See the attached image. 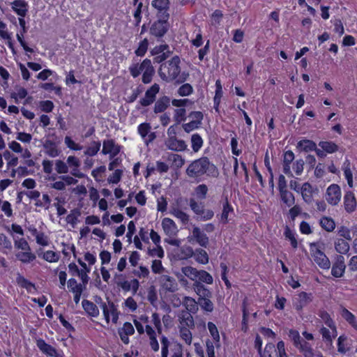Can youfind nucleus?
I'll use <instances>...</instances> for the list:
<instances>
[{
    "label": "nucleus",
    "mask_w": 357,
    "mask_h": 357,
    "mask_svg": "<svg viewBox=\"0 0 357 357\" xmlns=\"http://www.w3.org/2000/svg\"><path fill=\"white\" fill-rule=\"evenodd\" d=\"M180 63V57L176 55L169 61L162 63L158 70L160 78L167 82L176 79L181 73Z\"/></svg>",
    "instance_id": "obj_2"
},
{
    "label": "nucleus",
    "mask_w": 357,
    "mask_h": 357,
    "mask_svg": "<svg viewBox=\"0 0 357 357\" xmlns=\"http://www.w3.org/2000/svg\"><path fill=\"white\" fill-rule=\"evenodd\" d=\"M59 258V254L52 250L46 251L43 255V259L49 262L58 261Z\"/></svg>",
    "instance_id": "obj_49"
},
{
    "label": "nucleus",
    "mask_w": 357,
    "mask_h": 357,
    "mask_svg": "<svg viewBox=\"0 0 357 357\" xmlns=\"http://www.w3.org/2000/svg\"><path fill=\"white\" fill-rule=\"evenodd\" d=\"M15 246L23 250L30 251L31 248L28 242L24 238H20V240H15Z\"/></svg>",
    "instance_id": "obj_63"
},
{
    "label": "nucleus",
    "mask_w": 357,
    "mask_h": 357,
    "mask_svg": "<svg viewBox=\"0 0 357 357\" xmlns=\"http://www.w3.org/2000/svg\"><path fill=\"white\" fill-rule=\"evenodd\" d=\"M295 347H296L305 357L314 356V351L310 343L307 344H305L304 347H302V345L299 343Z\"/></svg>",
    "instance_id": "obj_41"
},
{
    "label": "nucleus",
    "mask_w": 357,
    "mask_h": 357,
    "mask_svg": "<svg viewBox=\"0 0 357 357\" xmlns=\"http://www.w3.org/2000/svg\"><path fill=\"white\" fill-rule=\"evenodd\" d=\"M284 235L286 238L289 239L291 242V245L294 248H298V242L294 236V233L290 229L289 227H286L284 232Z\"/></svg>",
    "instance_id": "obj_46"
},
{
    "label": "nucleus",
    "mask_w": 357,
    "mask_h": 357,
    "mask_svg": "<svg viewBox=\"0 0 357 357\" xmlns=\"http://www.w3.org/2000/svg\"><path fill=\"white\" fill-rule=\"evenodd\" d=\"M197 279V281H199L202 283L205 282L206 284H211L213 282V277L204 270L199 271Z\"/></svg>",
    "instance_id": "obj_38"
},
{
    "label": "nucleus",
    "mask_w": 357,
    "mask_h": 357,
    "mask_svg": "<svg viewBox=\"0 0 357 357\" xmlns=\"http://www.w3.org/2000/svg\"><path fill=\"white\" fill-rule=\"evenodd\" d=\"M341 198L340 188L337 184L331 185L326 190V200L332 205H337Z\"/></svg>",
    "instance_id": "obj_5"
},
{
    "label": "nucleus",
    "mask_w": 357,
    "mask_h": 357,
    "mask_svg": "<svg viewBox=\"0 0 357 357\" xmlns=\"http://www.w3.org/2000/svg\"><path fill=\"white\" fill-rule=\"evenodd\" d=\"M186 174L190 178H197L204 174L208 176L216 177L218 175V169L207 157L203 156L192 161L188 165Z\"/></svg>",
    "instance_id": "obj_1"
},
{
    "label": "nucleus",
    "mask_w": 357,
    "mask_h": 357,
    "mask_svg": "<svg viewBox=\"0 0 357 357\" xmlns=\"http://www.w3.org/2000/svg\"><path fill=\"white\" fill-rule=\"evenodd\" d=\"M169 26V22H166V20H155L151 25L149 33L159 40V39L162 38L167 33Z\"/></svg>",
    "instance_id": "obj_3"
},
{
    "label": "nucleus",
    "mask_w": 357,
    "mask_h": 357,
    "mask_svg": "<svg viewBox=\"0 0 357 357\" xmlns=\"http://www.w3.org/2000/svg\"><path fill=\"white\" fill-rule=\"evenodd\" d=\"M158 280L161 287L167 291L175 292L178 289L177 282L173 277L162 275Z\"/></svg>",
    "instance_id": "obj_10"
},
{
    "label": "nucleus",
    "mask_w": 357,
    "mask_h": 357,
    "mask_svg": "<svg viewBox=\"0 0 357 357\" xmlns=\"http://www.w3.org/2000/svg\"><path fill=\"white\" fill-rule=\"evenodd\" d=\"M207 192H208V187L205 184L199 185L195 188V192H196L197 197H199L202 199L206 198Z\"/></svg>",
    "instance_id": "obj_58"
},
{
    "label": "nucleus",
    "mask_w": 357,
    "mask_h": 357,
    "mask_svg": "<svg viewBox=\"0 0 357 357\" xmlns=\"http://www.w3.org/2000/svg\"><path fill=\"white\" fill-rule=\"evenodd\" d=\"M123 171L121 169H116L112 176L107 178L109 183H118L121 178Z\"/></svg>",
    "instance_id": "obj_60"
},
{
    "label": "nucleus",
    "mask_w": 357,
    "mask_h": 357,
    "mask_svg": "<svg viewBox=\"0 0 357 357\" xmlns=\"http://www.w3.org/2000/svg\"><path fill=\"white\" fill-rule=\"evenodd\" d=\"M183 305L185 307L187 311L193 314L196 313L199 309L198 301L196 302L194 298L188 296L185 297Z\"/></svg>",
    "instance_id": "obj_27"
},
{
    "label": "nucleus",
    "mask_w": 357,
    "mask_h": 357,
    "mask_svg": "<svg viewBox=\"0 0 357 357\" xmlns=\"http://www.w3.org/2000/svg\"><path fill=\"white\" fill-rule=\"evenodd\" d=\"M151 127L149 123H143L138 126V132L142 138H145L150 132Z\"/></svg>",
    "instance_id": "obj_53"
},
{
    "label": "nucleus",
    "mask_w": 357,
    "mask_h": 357,
    "mask_svg": "<svg viewBox=\"0 0 357 357\" xmlns=\"http://www.w3.org/2000/svg\"><path fill=\"white\" fill-rule=\"evenodd\" d=\"M172 214L180 219L183 224H186L189 220L188 215L178 208H174Z\"/></svg>",
    "instance_id": "obj_54"
},
{
    "label": "nucleus",
    "mask_w": 357,
    "mask_h": 357,
    "mask_svg": "<svg viewBox=\"0 0 357 357\" xmlns=\"http://www.w3.org/2000/svg\"><path fill=\"white\" fill-rule=\"evenodd\" d=\"M56 171L58 174H66L68 172V167L61 160H56Z\"/></svg>",
    "instance_id": "obj_57"
},
{
    "label": "nucleus",
    "mask_w": 357,
    "mask_h": 357,
    "mask_svg": "<svg viewBox=\"0 0 357 357\" xmlns=\"http://www.w3.org/2000/svg\"><path fill=\"white\" fill-rule=\"evenodd\" d=\"M100 146L101 143L100 141H94L92 142L91 146L86 149L84 153L90 156H93L98 153V152L100 150Z\"/></svg>",
    "instance_id": "obj_47"
},
{
    "label": "nucleus",
    "mask_w": 357,
    "mask_h": 357,
    "mask_svg": "<svg viewBox=\"0 0 357 357\" xmlns=\"http://www.w3.org/2000/svg\"><path fill=\"white\" fill-rule=\"evenodd\" d=\"M170 98L166 96L159 98L155 103L154 112L155 114L163 112L169 106Z\"/></svg>",
    "instance_id": "obj_19"
},
{
    "label": "nucleus",
    "mask_w": 357,
    "mask_h": 357,
    "mask_svg": "<svg viewBox=\"0 0 357 357\" xmlns=\"http://www.w3.org/2000/svg\"><path fill=\"white\" fill-rule=\"evenodd\" d=\"M342 317L351 324L356 330H357V321L355 316L347 309L344 308L342 313Z\"/></svg>",
    "instance_id": "obj_34"
},
{
    "label": "nucleus",
    "mask_w": 357,
    "mask_h": 357,
    "mask_svg": "<svg viewBox=\"0 0 357 357\" xmlns=\"http://www.w3.org/2000/svg\"><path fill=\"white\" fill-rule=\"evenodd\" d=\"M169 0H153L151 6L157 10L169 9Z\"/></svg>",
    "instance_id": "obj_40"
},
{
    "label": "nucleus",
    "mask_w": 357,
    "mask_h": 357,
    "mask_svg": "<svg viewBox=\"0 0 357 357\" xmlns=\"http://www.w3.org/2000/svg\"><path fill=\"white\" fill-rule=\"evenodd\" d=\"M345 269L344 257L342 255H337L335 261L332 266L331 275L335 278H341L343 276Z\"/></svg>",
    "instance_id": "obj_8"
},
{
    "label": "nucleus",
    "mask_w": 357,
    "mask_h": 357,
    "mask_svg": "<svg viewBox=\"0 0 357 357\" xmlns=\"http://www.w3.org/2000/svg\"><path fill=\"white\" fill-rule=\"evenodd\" d=\"M288 335L291 340L293 342V344L294 345V347L297 346L298 344H299V341L301 339V337L298 331L291 329L289 331Z\"/></svg>",
    "instance_id": "obj_59"
},
{
    "label": "nucleus",
    "mask_w": 357,
    "mask_h": 357,
    "mask_svg": "<svg viewBox=\"0 0 357 357\" xmlns=\"http://www.w3.org/2000/svg\"><path fill=\"white\" fill-rule=\"evenodd\" d=\"M312 251V257L315 263L323 269H329L331 267V261L328 257L324 254V252L317 248Z\"/></svg>",
    "instance_id": "obj_7"
},
{
    "label": "nucleus",
    "mask_w": 357,
    "mask_h": 357,
    "mask_svg": "<svg viewBox=\"0 0 357 357\" xmlns=\"http://www.w3.org/2000/svg\"><path fill=\"white\" fill-rule=\"evenodd\" d=\"M168 149L174 151H183L187 148V145L184 140L178 139L176 137L167 138L165 142Z\"/></svg>",
    "instance_id": "obj_11"
},
{
    "label": "nucleus",
    "mask_w": 357,
    "mask_h": 357,
    "mask_svg": "<svg viewBox=\"0 0 357 357\" xmlns=\"http://www.w3.org/2000/svg\"><path fill=\"white\" fill-rule=\"evenodd\" d=\"M172 51L167 50L165 52L161 53V54H158V56L153 59V62L160 63L169 58L172 54Z\"/></svg>",
    "instance_id": "obj_62"
},
{
    "label": "nucleus",
    "mask_w": 357,
    "mask_h": 357,
    "mask_svg": "<svg viewBox=\"0 0 357 357\" xmlns=\"http://www.w3.org/2000/svg\"><path fill=\"white\" fill-rule=\"evenodd\" d=\"M16 257L22 263H30L36 259V255L30 251L20 252L16 254Z\"/></svg>",
    "instance_id": "obj_32"
},
{
    "label": "nucleus",
    "mask_w": 357,
    "mask_h": 357,
    "mask_svg": "<svg viewBox=\"0 0 357 357\" xmlns=\"http://www.w3.org/2000/svg\"><path fill=\"white\" fill-rule=\"evenodd\" d=\"M319 315L324 321L325 324L331 328L334 333H337L336 326L330 314L326 311L323 310L320 311ZM337 334L334 335L333 336H335Z\"/></svg>",
    "instance_id": "obj_30"
},
{
    "label": "nucleus",
    "mask_w": 357,
    "mask_h": 357,
    "mask_svg": "<svg viewBox=\"0 0 357 357\" xmlns=\"http://www.w3.org/2000/svg\"><path fill=\"white\" fill-rule=\"evenodd\" d=\"M146 332L150 339V346L154 351L159 350V344L156 338V333L149 325L146 326Z\"/></svg>",
    "instance_id": "obj_22"
},
{
    "label": "nucleus",
    "mask_w": 357,
    "mask_h": 357,
    "mask_svg": "<svg viewBox=\"0 0 357 357\" xmlns=\"http://www.w3.org/2000/svg\"><path fill=\"white\" fill-rule=\"evenodd\" d=\"M192 236L196 242L202 247L207 248L209 243V238L199 227L195 226L192 229Z\"/></svg>",
    "instance_id": "obj_12"
},
{
    "label": "nucleus",
    "mask_w": 357,
    "mask_h": 357,
    "mask_svg": "<svg viewBox=\"0 0 357 357\" xmlns=\"http://www.w3.org/2000/svg\"><path fill=\"white\" fill-rule=\"evenodd\" d=\"M191 143L192 150L197 152L203 145V139L199 134H193L191 136Z\"/></svg>",
    "instance_id": "obj_35"
},
{
    "label": "nucleus",
    "mask_w": 357,
    "mask_h": 357,
    "mask_svg": "<svg viewBox=\"0 0 357 357\" xmlns=\"http://www.w3.org/2000/svg\"><path fill=\"white\" fill-rule=\"evenodd\" d=\"M36 345L38 348L44 354L47 356H53L56 354V349L50 344H48L43 339H38L36 341Z\"/></svg>",
    "instance_id": "obj_18"
},
{
    "label": "nucleus",
    "mask_w": 357,
    "mask_h": 357,
    "mask_svg": "<svg viewBox=\"0 0 357 357\" xmlns=\"http://www.w3.org/2000/svg\"><path fill=\"white\" fill-rule=\"evenodd\" d=\"M82 307L87 314L92 317H97L99 315V310L97 305L93 302L84 299L82 302Z\"/></svg>",
    "instance_id": "obj_15"
},
{
    "label": "nucleus",
    "mask_w": 357,
    "mask_h": 357,
    "mask_svg": "<svg viewBox=\"0 0 357 357\" xmlns=\"http://www.w3.org/2000/svg\"><path fill=\"white\" fill-rule=\"evenodd\" d=\"M68 287L70 289V291L74 294L73 299L75 303L77 304L79 302L82 294L86 287L80 283L78 284L75 278H70L68 280Z\"/></svg>",
    "instance_id": "obj_9"
},
{
    "label": "nucleus",
    "mask_w": 357,
    "mask_h": 357,
    "mask_svg": "<svg viewBox=\"0 0 357 357\" xmlns=\"http://www.w3.org/2000/svg\"><path fill=\"white\" fill-rule=\"evenodd\" d=\"M202 124L199 123V121H191L189 123H183L182 127L185 132L189 133L195 129L199 128Z\"/></svg>",
    "instance_id": "obj_55"
},
{
    "label": "nucleus",
    "mask_w": 357,
    "mask_h": 357,
    "mask_svg": "<svg viewBox=\"0 0 357 357\" xmlns=\"http://www.w3.org/2000/svg\"><path fill=\"white\" fill-rule=\"evenodd\" d=\"M16 282L22 288H24L29 292H31L32 289H36V286L33 283L26 279L21 274L17 273Z\"/></svg>",
    "instance_id": "obj_25"
},
{
    "label": "nucleus",
    "mask_w": 357,
    "mask_h": 357,
    "mask_svg": "<svg viewBox=\"0 0 357 357\" xmlns=\"http://www.w3.org/2000/svg\"><path fill=\"white\" fill-rule=\"evenodd\" d=\"M301 195L303 200L307 203L310 204L312 200V186L310 183L306 182L301 187Z\"/></svg>",
    "instance_id": "obj_23"
},
{
    "label": "nucleus",
    "mask_w": 357,
    "mask_h": 357,
    "mask_svg": "<svg viewBox=\"0 0 357 357\" xmlns=\"http://www.w3.org/2000/svg\"><path fill=\"white\" fill-rule=\"evenodd\" d=\"M40 107L45 112H50L54 108V103L51 100H43L40 102Z\"/></svg>",
    "instance_id": "obj_64"
},
{
    "label": "nucleus",
    "mask_w": 357,
    "mask_h": 357,
    "mask_svg": "<svg viewBox=\"0 0 357 357\" xmlns=\"http://www.w3.org/2000/svg\"><path fill=\"white\" fill-rule=\"evenodd\" d=\"M194 253L195 259L197 262L202 264H206L208 263V255L204 250L197 248L195 250Z\"/></svg>",
    "instance_id": "obj_29"
},
{
    "label": "nucleus",
    "mask_w": 357,
    "mask_h": 357,
    "mask_svg": "<svg viewBox=\"0 0 357 357\" xmlns=\"http://www.w3.org/2000/svg\"><path fill=\"white\" fill-rule=\"evenodd\" d=\"M162 226L167 235L172 236L176 234V226L172 219L168 218H164L162 222Z\"/></svg>",
    "instance_id": "obj_20"
},
{
    "label": "nucleus",
    "mask_w": 357,
    "mask_h": 357,
    "mask_svg": "<svg viewBox=\"0 0 357 357\" xmlns=\"http://www.w3.org/2000/svg\"><path fill=\"white\" fill-rule=\"evenodd\" d=\"M208 328L213 340L218 343L216 347H220V335L216 326L213 322H208Z\"/></svg>",
    "instance_id": "obj_44"
},
{
    "label": "nucleus",
    "mask_w": 357,
    "mask_h": 357,
    "mask_svg": "<svg viewBox=\"0 0 357 357\" xmlns=\"http://www.w3.org/2000/svg\"><path fill=\"white\" fill-rule=\"evenodd\" d=\"M321 227L326 231H333L335 228V222L331 218L324 216L319 220Z\"/></svg>",
    "instance_id": "obj_28"
},
{
    "label": "nucleus",
    "mask_w": 357,
    "mask_h": 357,
    "mask_svg": "<svg viewBox=\"0 0 357 357\" xmlns=\"http://www.w3.org/2000/svg\"><path fill=\"white\" fill-rule=\"evenodd\" d=\"M148 300L151 305H154L156 301L158 300V296L155 290V287L151 285L148 291Z\"/></svg>",
    "instance_id": "obj_61"
},
{
    "label": "nucleus",
    "mask_w": 357,
    "mask_h": 357,
    "mask_svg": "<svg viewBox=\"0 0 357 357\" xmlns=\"http://www.w3.org/2000/svg\"><path fill=\"white\" fill-rule=\"evenodd\" d=\"M121 146L116 144L114 139H107L103 141V148L102 153L104 155L109 154V159H113L121 151Z\"/></svg>",
    "instance_id": "obj_6"
},
{
    "label": "nucleus",
    "mask_w": 357,
    "mask_h": 357,
    "mask_svg": "<svg viewBox=\"0 0 357 357\" xmlns=\"http://www.w3.org/2000/svg\"><path fill=\"white\" fill-rule=\"evenodd\" d=\"M167 160L172 161L173 165L177 168L181 167L185 163V160L183 157L178 154L169 153Z\"/></svg>",
    "instance_id": "obj_39"
},
{
    "label": "nucleus",
    "mask_w": 357,
    "mask_h": 357,
    "mask_svg": "<svg viewBox=\"0 0 357 357\" xmlns=\"http://www.w3.org/2000/svg\"><path fill=\"white\" fill-rule=\"evenodd\" d=\"M193 92V88L191 84L187 83L181 85L178 89V93L181 96H187Z\"/></svg>",
    "instance_id": "obj_48"
},
{
    "label": "nucleus",
    "mask_w": 357,
    "mask_h": 357,
    "mask_svg": "<svg viewBox=\"0 0 357 357\" xmlns=\"http://www.w3.org/2000/svg\"><path fill=\"white\" fill-rule=\"evenodd\" d=\"M181 338L185 342L186 344H190L192 342V333L185 327H182L180 329Z\"/></svg>",
    "instance_id": "obj_52"
},
{
    "label": "nucleus",
    "mask_w": 357,
    "mask_h": 357,
    "mask_svg": "<svg viewBox=\"0 0 357 357\" xmlns=\"http://www.w3.org/2000/svg\"><path fill=\"white\" fill-rule=\"evenodd\" d=\"M149 40L147 38H144L139 43L138 48L135 52V54L138 56H144V54L147 52Z\"/></svg>",
    "instance_id": "obj_45"
},
{
    "label": "nucleus",
    "mask_w": 357,
    "mask_h": 357,
    "mask_svg": "<svg viewBox=\"0 0 357 357\" xmlns=\"http://www.w3.org/2000/svg\"><path fill=\"white\" fill-rule=\"evenodd\" d=\"M298 301L303 305H307L312 301V294L302 291L298 294Z\"/></svg>",
    "instance_id": "obj_51"
},
{
    "label": "nucleus",
    "mask_w": 357,
    "mask_h": 357,
    "mask_svg": "<svg viewBox=\"0 0 357 357\" xmlns=\"http://www.w3.org/2000/svg\"><path fill=\"white\" fill-rule=\"evenodd\" d=\"M193 287L197 294L199 295V298L212 297L210 290L199 281L196 280L193 284Z\"/></svg>",
    "instance_id": "obj_21"
},
{
    "label": "nucleus",
    "mask_w": 357,
    "mask_h": 357,
    "mask_svg": "<svg viewBox=\"0 0 357 357\" xmlns=\"http://www.w3.org/2000/svg\"><path fill=\"white\" fill-rule=\"evenodd\" d=\"M174 119L176 125H179L181 122L186 120V110L184 108L174 109Z\"/></svg>",
    "instance_id": "obj_37"
},
{
    "label": "nucleus",
    "mask_w": 357,
    "mask_h": 357,
    "mask_svg": "<svg viewBox=\"0 0 357 357\" xmlns=\"http://www.w3.org/2000/svg\"><path fill=\"white\" fill-rule=\"evenodd\" d=\"M281 200L288 207L293 206L295 204V197L292 192L287 190H284L280 192Z\"/></svg>",
    "instance_id": "obj_26"
},
{
    "label": "nucleus",
    "mask_w": 357,
    "mask_h": 357,
    "mask_svg": "<svg viewBox=\"0 0 357 357\" xmlns=\"http://www.w3.org/2000/svg\"><path fill=\"white\" fill-rule=\"evenodd\" d=\"M316 143L310 139H303L298 142L296 144V149L298 151L308 153L313 151L316 149Z\"/></svg>",
    "instance_id": "obj_14"
},
{
    "label": "nucleus",
    "mask_w": 357,
    "mask_h": 357,
    "mask_svg": "<svg viewBox=\"0 0 357 357\" xmlns=\"http://www.w3.org/2000/svg\"><path fill=\"white\" fill-rule=\"evenodd\" d=\"M344 204L348 213H351L356 209V201L352 192H347L344 197Z\"/></svg>",
    "instance_id": "obj_16"
},
{
    "label": "nucleus",
    "mask_w": 357,
    "mask_h": 357,
    "mask_svg": "<svg viewBox=\"0 0 357 357\" xmlns=\"http://www.w3.org/2000/svg\"><path fill=\"white\" fill-rule=\"evenodd\" d=\"M190 206L195 213L202 215L204 213V206L199 204L194 199H190Z\"/></svg>",
    "instance_id": "obj_50"
},
{
    "label": "nucleus",
    "mask_w": 357,
    "mask_h": 357,
    "mask_svg": "<svg viewBox=\"0 0 357 357\" xmlns=\"http://www.w3.org/2000/svg\"><path fill=\"white\" fill-rule=\"evenodd\" d=\"M181 323H184L187 326L192 328L195 327V323L192 316L188 312L183 311Z\"/></svg>",
    "instance_id": "obj_43"
},
{
    "label": "nucleus",
    "mask_w": 357,
    "mask_h": 357,
    "mask_svg": "<svg viewBox=\"0 0 357 357\" xmlns=\"http://www.w3.org/2000/svg\"><path fill=\"white\" fill-rule=\"evenodd\" d=\"M318 145L327 153H335L339 149V146L332 141H320Z\"/></svg>",
    "instance_id": "obj_24"
},
{
    "label": "nucleus",
    "mask_w": 357,
    "mask_h": 357,
    "mask_svg": "<svg viewBox=\"0 0 357 357\" xmlns=\"http://www.w3.org/2000/svg\"><path fill=\"white\" fill-rule=\"evenodd\" d=\"M43 147L46 150V154L52 158L58 156L61 153V151L57 149L56 143L50 139L45 142Z\"/></svg>",
    "instance_id": "obj_17"
},
{
    "label": "nucleus",
    "mask_w": 357,
    "mask_h": 357,
    "mask_svg": "<svg viewBox=\"0 0 357 357\" xmlns=\"http://www.w3.org/2000/svg\"><path fill=\"white\" fill-rule=\"evenodd\" d=\"M233 211V208L229 204L227 197H225V202L223 204V208L221 215V219L224 220L225 223L228 222V215L229 212Z\"/></svg>",
    "instance_id": "obj_42"
},
{
    "label": "nucleus",
    "mask_w": 357,
    "mask_h": 357,
    "mask_svg": "<svg viewBox=\"0 0 357 357\" xmlns=\"http://www.w3.org/2000/svg\"><path fill=\"white\" fill-rule=\"evenodd\" d=\"M211 297H203L198 298L199 305L205 311L211 312L213 310L214 306L212 301L210 300Z\"/></svg>",
    "instance_id": "obj_31"
},
{
    "label": "nucleus",
    "mask_w": 357,
    "mask_h": 357,
    "mask_svg": "<svg viewBox=\"0 0 357 357\" xmlns=\"http://www.w3.org/2000/svg\"><path fill=\"white\" fill-rule=\"evenodd\" d=\"M137 8L135 10L134 15H133L135 20V26H139V23L141 22L142 6H143V4L142 2H139V3L137 2Z\"/></svg>",
    "instance_id": "obj_56"
},
{
    "label": "nucleus",
    "mask_w": 357,
    "mask_h": 357,
    "mask_svg": "<svg viewBox=\"0 0 357 357\" xmlns=\"http://www.w3.org/2000/svg\"><path fill=\"white\" fill-rule=\"evenodd\" d=\"M182 273L192 280H197L199 271L192 266H185L181 268Z\"/></svg>",
    "instance_id": "obj_33"
},
{
    "label": "nucleus",
    "mask_w": 357,
    "mask_h": 357,
    "mask_svg": "<svg viewBox=\"0 0 357 357\" xmlns=\"http://www.w3.org/2000/svg\"><path fill=\"white\" fill-rule=\"evenodd\" d=\"M335 250L340 254H346L349 250V245L343 239H339L335 243Z\"/></svg>",
    "instance_id": "obj_36"
},
{
    "label": "nucleus",
    "mask_w": 357,
    "mask_h": 357,
    "mask_svg": "<svg viewBox=\"0 0 357 357\" xmlns=\"http://www.w3.org/2000/svg\"><path fill=\"white\" fill-rule=\"evenodd\" d=\"M160 91L158 84L152 85L145 93V96L139 100V104L143 107L151 105L155 101L156 95Z\"/></svg>",
    "instance_id": "obj_4"
},
{
    "label": "nucleus",
    "mask_w": 357,
    "mask_h": 357,
    "mask_svg": "<svg viewBox=\"0 0 357 357\" xmlns=\"http://www.w3.org/2000/svg\"><path fill=\"white\" fill-rule=\"evenodd\" d=\"M11 6L20 17H24L28 13L29 5L24 0H15L11 3Z\"/></svg>",
    "instance_id": "obj_13"
}]
</instances>
